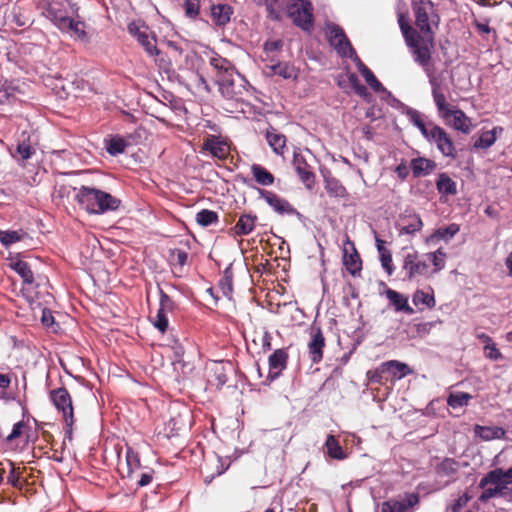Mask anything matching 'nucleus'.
<instances>
[{
  "label": "nucleus",
  "mask_w": 512,
  "mask_h": 512,
  "mask_svg": "<svg viewBox=\"0 0 512 512\" xmlns=\"http://www.w3.org/2000/svg\"><path fill=\"white\" fill-rule=\"evenodd\" d=\"M203 148L209 151L214 157L220 160L224 159V140L219 136L209 135L203 144Z\"/></svg>",
  "instance_id": "31"
},
{
  "label": "nucleus",
  "mask_w": 512,
  "mask_h": 512,
  "mask_svg": "<svg viewBox=\"0 0 512 512\" xmlns=\"http://www.w3.org/2000/svg\"><path fill=\"white\" fill-rule=\"evenodd\" d=\"M185 14L189 18H196L199 14V0H186L184 2Z\"/></svg>",
  "instance_id": "52"
},
{
  "label": "nucleus",
  "mask_w": 512,
  "mask_h": 512,
  "mask_svg": "<svg viewBox=\"0 0 512 512\" xmlns=\"http://www.w3.org/2000/svg\"><path fill=\"white\" fill-rule=\"evenodd\" d=\"M475 433L483 440L500 439L505 435V430L501 427H488L476 425Z\"/></svg>",
  "instance_id": "37"
},
{
  "label": "nucleus",
  "mask_w": 512,
  "mask_h": 512,
  "mask_svg": "<svg viewBox=\"0 0 512 512\" xmlns=\"http://www.w3.org/2000/svg\"><path fill=\"white\" fill-rule=\"evenodd\" d=\"M205 294L209 297L210 303L217 305L221 299L220 290L216 287H209L206 289Z\"/></svg>",
  "instance_id": "63"
},
{
  "label": "nucleus",
  "mask_w": 512,
  "mask_h": 512,
  "mask_svg": "<svg viewBox=\"0 0 512 512\" xmlns=\"http://www.w3.org/2000/svg\"><path fill=\"white\" fill-rule=\"evenodd\" d=\"M459 231V225L452 223L446 227L438 228L428 239V242H434L439 240H449Z\"/></svg>",
  "instance_id": "38"
},
{
  "label": "nucleus",
  "mask_w": 512,
  "mask_h": 512,
  "mask_svg": "<svg viewBox=\"0 0 512 512\" xmlns=\"http://www.w3.org/2000/svg\"><path fill=\"white\" fill-rule=\"evenodd\" d=\"M265 138L268 145L276 155L284 156L287 151V138L280 133L275 127L269 125L265 131Z\"/></svg>",
  "instance_id": "19"
},
{
  "label": "nucleus",
  "mask_w": 512,
  "mask_h": 512,
  "mask_svg": "<svg viewBox=\"0 0 512 512\" xmlns=\"http://www.w3.org/2000/svg\"><path fill=\"white\" fill-rule=\"evenodd\" d=\"M399 27L401 29V32L403 34V37L406 40H408L410 37L417 36V29L413 28L408 21L406 20L405 16L403 14L399 15L398 18Z\"/></svg>",
  "instance_id": "50"
},
{
  "label": "nucleus",
  "mask_w": 512,
  "mask_h": 512,
  "mask_svg": "<svg viewBox=\"0 0 512 512\" xmlns=\"http://www.w3.org/2000/svg\"><path fill=\"white\" fill-rule=\"evenodd\" d=\"M362 76L364 77L366 83L375 91L381 92L384 90L382 83L376 78L374 73L369 69L365 68L362 71Z\"/></svg>",
  "instance_id": "47"
},
{
  "label": "nucleus",
  "mask_w": 512,
  "mask_h": 512,
  "mask_svg": "<svg viewBox=\"0 0 512 512\" xmlns=\"http://www.w3.org/2000/svg\"><path fill=\"white\" fill-rule=\"evenodd\" d=\"M423 227V222L419 215L410 214L402 218V224L400 228L401 234L413 235L420 231Z\"/></svg>",
  "instance_id": "26"
},
{
  "label": "nucleus",
  "mask_w": 512,
  "mask_h": 512,
  "mask_svg": "<svg viewBox=\"0 0 512 512\" xmlns=\"http://www.w3.org/2000/svg\"><path fill=\"white\" fill-rule=\"evenodd\" d=\"M343 264L345 265L346 270L352 276L360 275V272L362 270V260L355 248L354 242L350 240L349 236H346L344 242Z\"/></svg>",
  "instance_id": "13"
},
{
  "label": "nucleus",
  "mask_w": 512,
  "mask_h": 512,
  "mask_svg": "<svg viewBox=\"0 0 512 512\" xmlns=\"http://www.w3.org/2000/svg\"><path fill=\"white\" fill-rule=\"evenodd\" d=\"M288 359L287 349H276L268 358L269 374L267 378L271 381L278 378L282 371L287 368Z\"/></svg>",
  "instance_id": "16"
},
{
  "label": "nucleus",
  "mask_w": 512,
  "mask_h": 512,
  "mask_svg": "<svg viewBox=\"0 0 512 512\" xmlns=\"http://www.w3.org/2000/svg\"><path fill=\"white\" fill-rule=\"evenodd\" d=\"M436 188L442 195L453 196L457 194V184L447 173L439 174L436 181Z\"/></svg>",
  "instance_id": "29"
},
{
  "label": "nucleus",
  "mask_w": 512,
  "mask_h": 512,
  "mask_svg": "<svg viewBox=\"0 0 512 512\" xmlns=\"http://www.w3.org/2000/svg\"><path fill=\"white\" fill-rule=\"evenodd\" d=\"M470 499L471 496H469L468 493H464L451 505V511L460 512L461 509L467 505Z\"/></svg>",
  "instance_id": "59"
},
{
  "label": "nucleus",
  "mask_w": 512,
  "mask_h": 512,
  "mask_svg": "<svg viewBox=\"0 0 512 512\" xmlns=\"http://www.w3.org/2000/svg\"><path fill=\"white\" fill-rule=\"evenodd\" d=\"M417 31L422 35H434L432 25L438 26L439 16L431 0H413L411 3Z\"/></svg>",
  "instance_id": "3"
},
{
  "label": "nucleus",
  "mask_w": 512,
  "mask_h": 512,
  "mask_svg": "<svg viewBox=\"0 0 512 512\" xmlns=\"http://www.w3.org/2000/svg\"><path fill=\"white\" fill-rule=\"evenodd\" d=\"M402 273L404 274L403 279L407 281H418L432 276L429 264L416 251L407 253L403 257Z\"/></svg>",
  "instance_id": "6"
},
{
  "label": "nucleus",
  "mask_w": 512,
  "mask_h": 512,
  "mask_svg": "<svg viewBox=\"0 0 512 512\" xmlns=\"http://www.w3.org/2000/svg\"><path fill=\"white\" fill-rule=\"evenodd\" d=\"M159 308L165 312H172L176 308V303L160 287H159Z\"/></svg>",
  "instance_id": "49"
},
{
  "label": "nucleus",
  "mask_w": 512,
  "mask_h": 512,
  "mask_svg": "<svg viewBox=\"0 0 512 512\" xmlns=\"http://www.w3.org/2000/svg\"><path fill=\"white\" fill-rule=\"evenodd\" d=\"M376 246L383 269L387 272L388 275H392L394 266L392 262L391 251L385 247V241L378 237H376Z\"/></svg>",
  "instance_id": "28"
},
{
  "label": "nucleus",
  "mask_w": 512,
  "mask_h": 512,
  "mask_svg": "<svg viewBox=\"0 0 512 512\" xmlns=\"http://www.w3.org/2000/svg\"><path fill=\"white\" fill-rule=\"evenodd\" d=\"M496 142V136L490 131H485L474 143L475 148L488 149Z\"/></svg>",
  "instance_id": "48"
},
{
  "label": "nucleus",
  "mask_w": 512,
  "mask_h": 512,
  "mask_svg": "<svg viewBox=\"0 0 512 512\" xmlns=\"http://www.w3.org/2000/svg\"><path fill=\"white\" fill-rule=\"evenodd\" d=\"M225 73H226V95L236 94L237 92L234 89V85H235L234 74L237 76L238 81L240 82L239 86H242L241 85V82H242L241 75L239 73H237L233 67H227V66H226Z\"/></svg>",
  "instance_id": "46"
},
{
  "label": "nucleus",
  "mask_w": 512,
  "mask_h": 512,
  "mask_svg": "<svg viewBox=\"0 0 512 512\" xmlns=\"http://www.w3.org/2000/svg\"><path fill=\"white\" fill-rule=\"evenodd\" d=\"M292 163L300 180L307 188L311 189L315 183V174L304 156L300 153L294 152Z\"/></svg>",
  "instance_id": "17"
},
{
  "label": "nucleus",
  "mask_w": 512,
  "mask_h": 512,
  "mask_svg": "<svg viewBox=\"0 0 512 512\" xmlns=\"http://www.w3.org/2000/svg\"><path fill=\"white\" fill-rule=\"evenodd\" d=\"M165 311L160 308L157 311L156 319L153 322L154 327L157 328L160 332L164 333L168 328V318L166 316Z\"/></svg>",
  "instance_id": "53"
},
{
  "label": "nucleus",
  "mask_w": 512,
  "mask_h": 512,
  "mask_svg": "<svg viewBox=\"0 0 512 512\" xmlns=\"http://www.w3.org/2000/svg\"><path fill=\"white\" fill-rule=\"evenodd\" d=\"M326 451L329 457L336 460H344L347 455L334 435H328L325 442Z\"/></svg>",
  "instance_id": "34"
},
{
  "label": "nucleus",
  "mask_w": 512,
  "mask_h": 512,
  "mask_svg": "<svg viewBox=\"0 0 512 512\" xmlns=\"http://www.w3.org/2000/svg\"><path fill=\"white\" fill-rule=\"evenodd\" d=\"M251 174L255 182L261 186H271L275 182L274 175L260 164H253L251 166Z\"/></svg>",
  "instance_id": "25"
},
{
  "label": "nucleus",
  "mask_w": 512,
  "mask_h": 512,
  "mask_svg": "<svg viewBox=\"0 0 512 512\" xmlns=\"http://www.w3.org/2000/svg\"><path fill=\"white\" fill-rule=\"evenodd\" d=\"M484 349H485V351H487L486 357L491 360L496 361V360L502 359V357H503L502 353L499 351L498 348H496V346L493 342L489 345H485Z\"/></svg>",
  "instance_id": "60"
},
{
  "label": "nucleus",
  "mask_w": 512,
  "mask_h": 512,
  "mask_svg": "<svg viewBox=\"0 0 512 512\" xmlns=\"http://www.w3.org/2000/svg\"><path fill=\"white\" fill-rule=\"evenodd\" d=\"M65 421V439L68 441H72L73 439V425H74V416L69 414V417L64 418Z\"/></svg>",
  "instance_id": "62"
},
{
  "label": "nucleus",
  "mask_w": 512,
  "mask_h": 512,
  "mask_svg": "<svg viewBox=\"0 0 512 512\" xmlns=\"http://www.w3.org/2000/svg\"><path fill=\"white\" fill-rule=\"evenodd\" d=\"M75 200L89 214L98 215L116 211L121 205V200L110 193L88 186H81L77 190Z\"/></svg>",
  "instance_id": "2"
},
{
  "label": "nucleus",
  "mask_w": 512,
  "mask_h": 512,
  "mask_svg": "<svg viewBox=\"0 0 512 512\" xmlns=\"http://www.w3.org/2000/svg\"><path fill=\"white\" fill-rule=\"evenodd\" d=\"M23 139L18 142L15 154L12 156L16 159L26 161L35 154V149L30 144V136L22 133Z\"/></svg>",
  "instance_id": "32"
},
{
  "label": "nucleus",
  "mask_w": 512,
  "mask_h": 512,
  "mask_svg": "<svg viewBox=\"0 0 512 512\" xmlns=\"http://www.w3.org/2000/svg\"><path fill=\"white\" fill-rule=\"evenodd\" d=\"M426 257L433 264V269H431L432 276L445 268L447 254L443 248H438L435 252L427 253Z\"/></svg>",
  "instance_id": "40"
},
{
  "label": "nucleus",
  "mask_w": 512,
  "mask_h": 512,
  "mask_svg": "<svg viewBox=\"0 0 512 512\" xmlns=\"http://www.w3.org/2000/svg\"><path fill=\"white\" fill-rule=\"evenodd\" d=\"M415 126L420 130L422 135L428 140L430 137L429 131H430V125L433 124L432 122L426 125L423 120L418 116L414 119Z\"/></svg>",
  "instance_id": "61"
},
{
  "label": "nucleus",
  "mask_w": 512,
  "mask_h": 512,
  "mask_svg": "<svg viewBox=\"0 0 512 512\" xmlns=\"http://www.w3.org/2000/svg\"><path fill=\"white\" fill-rule=\"evenodd\" d=\"M223 13L224 3H218L217 5L212 6L211 15L218 26H224Z\"/></svg>",
  "instance_id": "56"
},
{
  "label": "nucleus",
  "mask_w": 512,
  "mask_h": 512,
  "mask_svg": "<svg viewBox=\"0 0 512 512\" xmlns=\"http://www.w3.org/2000/svg\"><path fill=\"white\" fill-rule=\"evenodd\" d=\"M385 362L380 364L377 368L368 370L366 373L367 380L370 384L385 385L387 384Z\"/></svg>",
  "instance_id": "41"
},
{
  "label": "nucleus",
  "mask_w": 512,
  "mask_h": 512,
  "mask_svg": "<svg viewBox=\"0 0 512 512\" xmlns=\"http://www.w3.org/2000/svg\"><path fill=\"white\" fill-rule=\"evenodd\" d=\"M433 326L432 322L415 323L410 328L412 330V337H424L429 334Z\"/></svg>",
  "instance_id": "51"
},
{
  "label": "nucleus",
  "mask_w": 512,
  "mask_h": 512,
  "mask_svg": "<svg viewBox=\"0 0 512 512\" xmlns=\"http://www.w3.org/2000/svg\"><path fill=\"white\" fill-rule=\"evenodd\" d=\"M28 234L24 230H0V243L8 248L12 244L23 240Z\"/></svg>",
  "instance_id": "35"
},
{
  "label": "nucleus",
  "mask_w": 512,
  "mask_h": 512,
  "mask_svg": "<svg viewBox=\"0 0 512 512\" xmlns=\"http://www.w3.org/2000/svg\"><path fill=\"white\" fill-rule=\"evenodd\" d=\"M459 463L453 458H445L436 467V472L440 476H452L459 470Z\"/></svg>",
  "instance_id": "42"
},
{
  "label": "nucleus",
  "mask_w": 512,
  "mask_h": 512,
  "mask_svg": "<svg viewBox=\"0 0 512 512\" xmlns=\"http://www.w3.org/2000/svg\"><path fill=\"white\" fill-rule=\"evenodd\" d=\"M326 36L329 44L337 51L340 56L352 57L356 55V51L347 38L344 30L335 23L326 25Z\"/></svg>",
  "instance_id": "8"
},
{
  "label": "nucleus",
  "mask_w": 512,
  "mask_h": 512,
  "mask_svg": "<svg viewBox=\"0 0 512 512\" xmlns=\"http://www.w3.org/2000/svg\"><path fill=\"white\" fill-rule=\"evenodd\" d=\"M126 475H122L123 478L127 477L130 480L134 479L135 474L140 470V457L139 454L134 451L130 446L126 447Z\"/></svg>",
  "instance_id": "24"
},
{
  "label": "nucleus",
  "mask_w": 512,
  "mask_h": 512,
  "mask_svg": "<svg viewBox=\"0 0 512 512\" xmlns=\"http://www.w3.org/2000/svg\"><path fill=\"white\" fill-rule=\"evenodd\" d=\"M200 473L203 477V482L206 486L210 485L212 481L224 473V463L222 457L214 454L212 459L206 458L204 464L200 467Z\"/></svg>",
  "instance_id": "14"
},
{
  "label": "nucleus",
  "mask_w": 512,
  "mask_h": 512,
  "mask_svg": "<svg viewBox=\"0 0 512 512\" xmlns=\"http://www.w3.org/2000/svg\"><path fill=\"white\" fill-rule=\"evenodd\" d=\"M429 83L438 116L453 129L469 134L472 129L471 119L464 111L447 101L444 88L436 77H431Z\"/></svg>",
  "instance_id": "1"
},
{
  "label": "nucleus",
  "mask_w": 512,
  "mask_h": 512,
  "mask_svg": "<svg viewBox=\"0 0 512 512\" xmlns=\"http://www.w3.org/2000/svg\"><path fill=\"white\" fill-rule=\"evenodd\" d=\"M26 426L24 420L15 423L12 427L11 433L4 439L5 443H11L15 439L21 436L22 429Z\"/></svg>",
  "instance_id": "57"
},
{
  "label": "nucleus",
  "mask_w": 512,
  "mask_h": 512,
  "mask_svg": "<svg viewBox=\"0 0 512 512\" xmlns=\"http://www.w3.org/2000/svg\"><path fill=\"white\" fill-rule=\"evenodd\" d=\"M482 493L479 496V501L482 503L487 502L488 500L497 497L496 490L494 487H488L486 486L484 489H482Z\"/></svg>",
  "instance_id": "64"
},
{
  "label": "nucleus",
  "mask_w": 512,
  "mask_h": 512,
  "mask_svg": "<svg viewBox=\"0 0 512 512\" xmlns=\"http://www.w3.org/2000/svg\"><path fill=\"white\" fill-rule=\"evenodd\" d=\"M410 168L413 176L419 178L429 175L436 168V163L431 159L418 157L411 160Z\"/></svg>",
  "instance_id": "22"
},
{
  "label": "nucleus",
  "mask_w": 512,
  "mask_h": 512,
  "mask_svg": "<svg viewBox=\"0 0 512 512\" xmlns=\"http://www.w3.org/2000/svg\"><path fill=\"white\" fill-rule=\"evenodd\" d=\"M324 183L329 196L335 198H347L349 196L347 189L337 178L325 177Z\"/></svg>",
  "instance_id": "27"
},
{
  "label": "nucleus",
  "mask_w": 512,
  "mask_h": 512,
  "mask_svg": "<svg viewBox=\"0 0 512 512\" xmlns=\"http://www.w3.org/2000/svg\"><path fill=\"white\" fill-rule=\"evenodd\" d=\"M79 7L71 0H45L43 15L57 28L65 25L67 18L78 16Z\"/></svg>",
  "instance_id": "4"
},
{
  "label": "nucleus",
  "mask_w": 512,
  "mask_h": 512,
  "mask_svg": "<svg viewBox=\"0 0 512 512\" xmlns=\"http://www.w3.org/2000/svg\"><path fill=\"white\" fill-rule=\"evenodd\" d=\"M472 399V395L466 392L451 393L447 399V403L452 408L467 406Z\"/></svg>",
  "instance_id": "44"
},
{
  "label": "nucleus",
  "mask_w": 512,
  "mask_h": 512,
  "mask_svg": "<svg viewBox=\"0 0 512 512\" xmlns=\"http://www.w3.org/2000/svg\"><path fill=\"white\" fill-rule=\"evenodd\" d=\"M385 366L387 382H394L395 380H400L412 373V370L409 368L407 364L399 362L397 360L387 361L385 362Z\"/></svg>",
  "instance_id": "20"
},
{
  "label": "nucleus",
  "mask_w": 512,
  "mask_h": 512,
  "mask_svg": "<svg viewBox=\"0 0 512 512\" xmlns=\"http://www.w3.org/2000/svg\"><path fill=\"white\" fill-rule=\"evenodd\" d=\"M488 485H494L497 496L506 497L512 494V466L503 470L496 468L489 471L479 482V488L484 489Z\"/></svg>",
  "instance_id": "7"
},
{
  "label": "nucleus",
  "mask_w": 512,
  "mask_h": 512,
  "mask_svg": "<svg viewBox=\"0 0 512 512\" xmlns=\"http://www.w3.org/2000/svg\"><path fill=\"white\" fill-rule=\"evenodd\" d=\"M420 502V496L418 493H408L405 496V501L402 502L405 507V512L408 511L409 508H413L418 505Z\"/></svg>",
  "instance_id": "58"
},
{
  "label": "nucleus",
  "mask_w": 512,
  "mask_h": 512,
  "mask_svg": "<svg viewBox=\"0 0 512 512\" xmlns=\"http://www.w3.org/2000/svg\"><path fill=\"white\" fill-rule=\"evenodd\" d=\"M266 68L269 69L271 74L281 76L283 79H296L298 77L297 69L286 62L267 64Z\"/></svg>",
  "instance_id": "23"
},
{
  "label": "nucleus",
  "mask_w": 512,
  "mask_h": 512,
  "mask_svg": "<svg viewBox=\"0 0 512 512\" xmlns=\"http://www.w3.org/2000/svg\"><path fill=\"white\" fill-rule=\"evenodd\" d=\"M259 196L263 199L276 213L280 215L296 216L300 218L301 213L286 199L280 197L276 193L260 189Z\"/></svg>",
  "instance_id": "11"
},
{
  "label": "nucleus",
  "mask_w": 512,
  "mask_h": 512,
  "mask_svg": "<svg viewBox=\"0 0 512 512\" xmlns=\"http://www.w3.org/2000/svg\"><path fill=\"white\" fill-rule=\"evenodd\" d=\"M257 217L248 214L241 215L235 226L232 228L234 235L242 236L249 234L255 227Z\"/></svg>",
  "instance_id": "30"
},
{
  "label": "nucleus",
  "mask_w": 512,
  "mask_h": 512,
  "mask_svg": "<svg viewBox=\"0 0 512 512\" xmlns=\"http://www.w3.org/2000/svg\"><path fill=\"white\" fill-rule=\"evenodd\" d=\"M49 396L56 409L62 412L63 419L69 417V413L71 416H74L72 399L66 388L53 389L50 391Z\"/></svg>",
  "instance_id": "15"
},
{
  "label": "nucleus",
  "mask_w": 512,
  "mask_h": 512,
  "mask_svg": "<svg viewBox=\"0 0 512 512\" xmlns=\"http://www.w3.org/2000/svg\"><path fill=\"white\" fill-rule=\"evenodd\" d=\"M313 6L310 1L305 4L293 3L288 7V14L293 19V23L303 29L310 31L313 28L314 16Z\"/></svg>",
  "instance_id": "10"
},
{
  "label": "nucleus",
  "mask_w": 512,
  "mask_h": 512,
  "mask_svg": "<svg viewBox=\"0 0 512 512\" xmlns=\"http://www.w3.org/2000/svg\"><path fill=\"white\" fill-rule=\"evenodd\" d=\"M405 42L412 51L414 61L426 69L432 58L434 35H422L418 32L417 36L413 35Z\"/></svg>",
  "instance_id": "5"
},
{
  "label": "nucleus",
  "mask_w": 512,
  "mask_h": 512,
  "mask_svg": "<svg viewBox=\"0 0 512 512\" xmlns=\"http://www.w3.org/2000/svg\"><path fill=\"white\" fill-rule=\"evenodd\" d=\"M430 137L428 141L435 143L438 150L445 156L456 159L458 154L453 140L446 132V130L436 124L430 125Z\"/></svg>",
  "instance_id": "9"
},
{
  "label": "nucleus",
  "mask_w": 512,
  "mask_h": 512,
  "mask_svg": "<svg viewBox=\"0 0 512 512\" xmlns=\"http://www.w3.org/2000/svg\"><path fill=\"white\" fill-rule=\"evenodd\" d=\"M10 266L23 279L24 283L30 285L34 282V274L27 262L16 260Z\"/></svg>",
  "instance_id": "36"
},
{
  "label": "nucleus",
  "mask_w": 512,
  "mask_h": 512,
  "mask_svg": "<svg viewBox=\"0 0 512 512\" xmlns=\"http://www.w3.org/2000/svg\"><path fill=\"white\" fill-rule=\"evenodd\" d=\"M309 335L310 340L307 344L309 358L313 364H318L323 359L326 339L320 326L312 325Z\"/></svg>",
  "instance_id": "12"
},
{
  "label": "nucleus",
  "mask_w": 512,
  "mask_h": 512,
  "mask_svg": "<svg viewBox=\"0 0 512 512\" xmlns=\"http://www.w3.org/2000/svg\"><path fill=\"white\" fill-rule=\"evenodd\" d=\"M197 223L203 227H207L218 221L216 212L208 209H202L196 215Z\"/></svg>",
  "instance_id": "45"
},
{
  "label": "nucleus",
  "mask_w": 512,
  "mask_h": 512,
  "mask_svg": "<svg viewBox=\"0 0 512 512\" xmlns=\"http://www.w3.org/2000/svg\"><path fill=\"white\" fill-rule=\"evenodd\" d=\"M128 142L121 136H112L105 139V149L111 156H117L125 152Z\"/></svg>",
  "instance_id": "33"
},
{
  "label": "nucleus",
  "mask_w": 512,
  "mask_h": 512,
  "mask_svg": "<svg viewBox=\"0 0 512 512\" xmlns=\"http://www.w3.org/2000/svg\"><path fill=\"white\" fill-rule=\"evenodd\" d=\"M154 471L152 469H148L146 471H141L139 474H135L134 477H139L136 481V485L138 488L145 487L152 482Z\"/></svg>",
  "instance_id": "55"
},
{
  "label": "nucleus",
  "mask_w": 512,
  "mask_h": 512,
  "mask_svg": "<svg viewBox=\"0 0 512 512\" xmlns=\"http://www.w3.org/2000/svg\"><path fill=\"white\" fill-rule=\"evenodd\" d=\"M412 301L415 306L423 305L426 308H433L436 304L433 292L428 293L420 289L414 292Z\"/></svg>",
  "instance_id": "43"
},
{
  "label": "nucleus",
  "mask_w": 512,
  "mask_h": 512,
  "mask_svg": "<svg viewBox=\"0 0 512 512\" xmlns=\"http://www.w3.org/2000/svg\"><path fill=\"white\" fill-rule=\"evenodd\" d=\"M385 295L387 299L389 300L390 304L394 307L395 311H403L408 315L414 314V309L409 305L408 303V297L391 289L388 288L385 291Z\"/></svg>",
  "instance_id": "21"
},
{
  "label": "nucleus",
  "mask_w": 512,
  "mask_h": 512,
  "mask_svg": "<svg viewBox=\"0 0 512 512\" xmlns=\"http://www.w3.org/2000/svg\"><path fill=\"white\" fill-rule=\"evenodd\" d=\"M381 512H405V507L401 501L390 500L382 504Z\"/></svg>",
  "instance_id": "54"
},
{
  "label": "nucleus",
  "mask_w": 512,
  "mask_h": 512,
  "mask_svg": "<svg viewBox=\"0 0 512 512\" xmlns=\"http://www.w3.org/2000/svg\"><path fill=\"white\" fill-rule=\"evenodd\" d=\"M127 29L128 32L143 46L149 55L154 56L159 54L160 51L156 46L155 36L150 38L146 32L140 30L135 22L129 23Z\"/></svg>",
  "instance_id": "18"
},
{
  "label": "nucleus",
  "mask_w": 512,
  "mask_h": 512,
  "mask_svg": "<svg viewBox=\"0 0 512 512\" xmlns=\"http://www.w3.org/2000/svg\"><path fill=\"white\" fill-rule=\"evenodd\" d=\"M65 25H61L58 29L64 33L73 32L79 38H84L86 32L84 31V22L75 20L73 16L67 18Z\"/></svg>",
  "instance_id": "39"
}]
</instances>
